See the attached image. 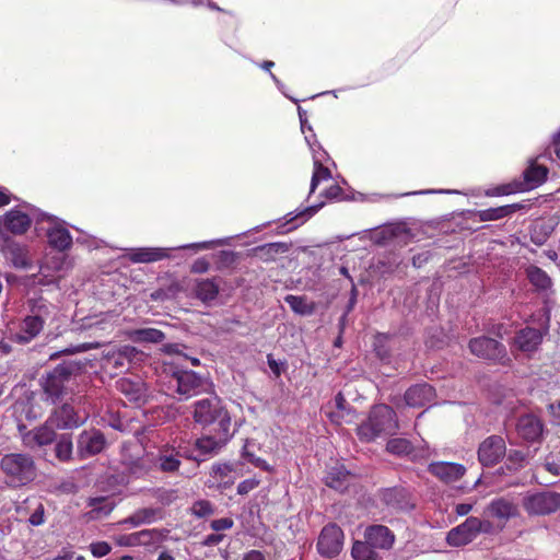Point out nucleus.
<instances>
[{"mask_svg": "<svg viewBox=\"0 0 560 560\" xmlns=\"http://www.w3.org/2000/svg\"><path fill=\"white\" fill-rule=\"evenodd\" d=\"M78 364L63 362L47 372L40 380L45 400L55 405L72 393L77 384Z\"/></svg>", "mask_w": 560, "mask_h": 560, "instance_id": "nucleus-1", "label": "nucleus"}, {"mask_svg": "<svg viewBox=\"0 0 560 560\" xmlns=\"http://www.w3.org/2000/svg\"><path fill=\"white\" fill-rule=\"evenodd\" d=\"M399 425L394 409L387 405L374 406L365 422L357 429L360 440L370 442L385 434L393 435Z\"/></svg>", "mask_w": 560, "mask_h": 560, "instance_id": "nucleus-2", "label": "nucleus"}, {"mask_svg": "<svg viewBox=\"0 0 560 560\" xmlns=\"http://www.w3.org/2000/svg\"><path fill=\"white\" fill-rule=\"evenodd\" d=\"M0 467L8 485L22 487L32 482L37 475L33 457L23 453H10L1 458Z\"/></svg>", "mask_w": 560, "mask_h": 560, "instance_id": "nucleus-3", "label": "nucleus"}, {"mask_svg": "<svg viewBox=\"0 0 560 560\" xmlns=\"http://www.w3.org/2000/svg\"><path fill=\"white\" fill-rule=\"evenodd\" d=\"M194 418L202 425L217 424L222 431L231 427V417L217 396L196 401Z\"/></svg>", "mask_w": 560, "mask_h": 560, "instance_id": "nucleus-4", "label": "nucleus"}, {"mask_svg": "<svg viewBox=\"0 0 560 560\" xmlns=\"http://www.w3.org/2000/svg\"><path fill=\"white\" fill-rule=\"evenodd\" d=\"M44 218H46L45 212L24 203L7 212L0 221V225L13 234H23L28 230L31 223H44Z\"/></svg>", "mask_w": 560, "mask_h": 560, "instance_id": "nucleus-5", "label": "nucleus"}, {"mask_svg": "<svg viewBox=\"0 0 560 560\" xmlns=\"http://www.w3.org/2000/svg\"><path fill=\"white\" fill-rule=\"evenodd\" d=\"M548 318L538 328L526 326L520 329L511 345L512 351H520L527 358H532L539 349L542 343L544 337L549 331Z\"/></svg>", "mask_w": 560, "mask_h": 560, "instance_id": "nucleus-6", "label": "nucleus"}, {"mask_svg": "<svg viewBox=\"0 0 560 560\" xmlns=\"http://www.w3.org/2000/svg\"><path fill=\"white\" fill-rule=\"evenodd\" d=\"M343 532L335 523H329L323 527L317 539V551L326 558L338 556L343 547Z\"/></svg>", "mask_w": 560, "mask_h": 560, "instance_id": "nucleus-7", "label": "nucleus"}, {"mask_svg": "<svg viewBox=\"0 0 560 560\" xmlns=\"http://www.w3.org/2000/svg\"><path fill=\"white\" fill-rule=\"evenodd\" d=\"M203 380L194 371H176L170 380V388H174L178 399H188L200 393Z\"/></svg>", "mask_w": 560, "mask_h": 560, "instance_id": "nucleus-8", "label": "nucleus"}, {"mask_svg": "<svg viewBox=\"0 0 560 560\" xmlns=\"http://www.w3.org/2000/svg\"><path fill=\"white\" fill-rule=\"evenodd\" d=\"M523 505L528 514H551L560 509V494L549 491L532 493L524 498Z\"/></svg>", "mask_w": 560, "mask_h": 560, "instance_id": "nucleus-9", "label": "nucleus"}, {"mask_svg": "<svg viewBox=\"0 0 560 560\" xmlns=\"http://www.w3.org/2000/svg\"><path fill=\"white\" fill-rule=\"evenodd\" d=\"M44 223L47 224L45 228L46 236L48 244L52 248L58 252H65L71 247L73 240L63 220L46 213ZM42 229H44V226Z\"/></svg>", "mask_w": 560, "mask_h": 560, "instance_id": "nucleus-10", "label": "nucleus"}, {"mask_svg": "<svg viewBox=\"0 0 560 560\" xmlns=\"http://www.w3.org/2000/svg\"><path fill=\"white\" fill-rule=\"evenodd\" d=\"M469 349L472 354L487 360L499 362L509 360L506 357L505 347L495 339L489 337L471 339L469 342Z\"/></svg>", "mask_w": 560, "mask_h": 560, "instance_id": "nucleus-11", "label": "nucleus"}, {"mask_svg": "<svg viewBox=\"0 0 560 560\" xmlns=\"http://www.w3.org/2000/svg\"><path fill=\"white\" fill-rule=\"evenodd\" d=\"M106 445L104 434L95 429L84 430L79 434L77 441V453L82 459L101 453Z\"/></svg>", "mask_w": 560, "mask_h": 560, "instance_id": "nucleus-12", "label": "nucleus"}, {"mask_svg": "<svg viewBox=\"0 0 560 560\" xmlns=\"http://www.w3.org/2000/svg\"><path fill=\"white\" fill-rule=\"evenodd\" d=\"M506 446L502 436L487 438L478 448V459L482 466H493L505 455Z\"/></svg>", "mask_w": 560, "mask_h": 560, "instance_id": "nucleus-13", "label": "nucleus"}, {"mask_svg": "<svg viewBox=\"0 0 560 560\" xmlns=\"http://www.w3.org/2000/svg\"><path fill=\"white\" fill-rule=\"evenodd\" d=\"M24 425L19 424L22 442L24 446L30 450H35L37 447L48 445L56 438L54 427L48 423V420L43 425L33 430L24 432Z\"/></svg>", "mask_w": 560, "mask_h": 560, "instance_id": "nucleus-14", "label": "nucleus"}, {"mask_svg": "<svg viewBox=\"0 0 560 560\" xmlns=\"http://www.w3.org/2000/svg\"><path fill=\"white\" fill-rule=\"evenodd\" d=\"M86 419V415H79L71 405L65 404L55 409L47 420L54 428L66 430L82 425Z\"/></svg>", "mask_w": 560, "mask_h": 560, "instance_id": "nucleus-15", "label": "nucleus"}, {"mask_svg": "<svg viewBox=\"0 0 560 560\" xmlns=\"http://www.w3.org/2000/svg\"><path fill=\"white\" fill-rule=\"evenodd\" d=\"M477 517L470 516L460 525L452 528L446 536V541L452 547H460L477 538Z\"/></svg>", "mask_w": 560, "mask_h": 560, "instance_id": "nucleus-16", "label": "nucleus"}, {"mask_svg": "<svg viewBox=\"0 0 560 560\" xmlns=\"http://www.w3.org/2000/svg\"><path fill=\"white\" fill-rule=\"evenodd\" d=\"M230 429L226 431H222L221 429H215V434L213 435H203L196 441V448L200 455H214L217 454L230 440Z\"/></svg>", "mask_w": 560, "mask_h": 560, "instance_id": "nucleus-17", "label": "nucleus"}, {"mask_svg": "<svg viewBox=\"0 0 560 560\" xmlns=\"http://www.w3.org/2000/svg\"><path fill=\"white\" fill-rule=\"evenodd\" d=\"M428 470L445 483L459 480L466 472L465 466L450 462L431 463Z\"/></svg>", "mask_w": 560, "mask_h": 560, "instance_id": "nucleus-18", "label": "nucleus"}, {"mask_svg": "<svg viewBox=\"0 0 560 560\" xmlns=\"http://www.w3.org/2000/svg\"><path fill=\"white\" fill-rule=\"evenodd\" d=\"M138 354L139 351L132 346H122L109 350L104 355L105 366L116 370L128 368Z\"/></svg>", "mask_w": 560, "mask_h": 560, "instance_id": "nucleus-19", "label": "nucleus"}, {"mask_svg": "<svg viewBox=\"0 0 560 560\" xmlns=\"http://www.w3.org/2000/svg\"><path fill=\"white\" fill-rule=\"evenodd\" d=\"M364 539L373 546L374 549H390L395 536L392 530L384 525H371L364 532Z\"/></svg>", "mask_w": 560, "mask_h": 560, "instance_id": "nucleus-20", "label": "nucleus"}, {"mask_svg": "<svg viewBox=\"0 0 560 560\" xmlns=\"http://www.w3.org/2000/svg\"><path fill=\"white\" fill-rule=\"evenodd\" d=\"M435 396L434 388L427 384H416L405 393V401L409 407H422L431 402Z\"/></svg>", "mask_w": 560, "mask_h": 560, "instance_id": "nucleus-21", "label": "nucleus"}, {"mask_svg": "<svg viewBox=\"0 0 560 560\" xmlns=\"http://www.w3.org/2000/svg\"><path fill=\"white\" fill-rule=\"evenodd\" d=\"M516 430L517 434L523 440L534 442L538 440L542 433V423L540 419L534 415H524L520 417Z\"/></svg>", "mask_w": 560, "mask_h": 560, "instance_id": "nucleus-22", "label": "nucleus"}, {"mask_svg": "<svg viewBox=\"0 0 560 560\" xmlns=\"http://www.w3.org/2000/svg\"><path fill=\"white\" fill-rule=\"evenodd\" d=\"M485 514L506 522L517 514V506L508 498H497L487 505Z\"/></svg>", "mask_w": 560, "mask_h": 560, "instance_id": "nucleus-23", "label": "nucleus"}, {"mask_svg": "<svg viewBox=\"0 0 560 560\" xmlns=\"http://www.w3.org/2000/svg\"><path fill=\"white\" fill-rule=\"evenodd\" d=\"M170 249L163 247L133 248L128 253L127 257L135 264H148L167 258Z\"/></svg>", "mask_w": 560, "mask_h": 560, "instance_id": "nucleus-24", "label": "nucleus"}, {"mask_svg": "<svg viewBox=\"0 0 560 560\" xmlns=\"http://www.w3.org/2000/svg\"><path fill=\"white\" fill-rule=\"evenodd\" d=\"M116 388L131 402L141 404L145 399V388L141 381L120 378L116 382Z\"/></svg>", "mask_w": 560, "mask_h": 560, "instance_id": "nucleus-25", "label": "nucleus"}, {"mask_svg": "<svg viewBox=\"0 0 560 560\" xmlns=\"http://www.w3.org/2000/svg\"><path fill=\"white\" fill-rule=\"evenodd\" d=\"M43 328L40 319L30 314L20 324V330L14 335V339L20 343H27L37 337Z\"/></svg>", "mask_w": 560, "mask_h": 560, "instance_id": "nucleus-26", "label": "nucleus"}, {"mask_svg": "<svg viewBox=\"0 0 560 560\" xmlns=\"http://www.w3.org/2000/svg\"><path fill=\"white\" fill-rule=\"evenodd\" d=\"M211 478L219 488L226 489L234 483L237 474L230 464H214L211 468Z\"/></svg>", "mask_w": 560, "mask_h": 560, "instance_id": "nucleus-27", "label": "nucleus"}, {"mask_svg": "<svg viewBox=\"0 0 560 560\" xmlns=\"http://www.w3.org/2000/svg\"><path fill=\"white\" fill-rule=\"evenodd\" d=\"M31 314L44 325L47 320H52L56 316V306L43 298L34 299L30 301Z\"/></svg>", "mask_w": 560, "mask_h": 560, "instance_id": "nucleus-28", "label": "nucleus"}, {"mask_svg": "<svg viewBox=\"0 0 560 560\" xmlns=\"http://www.w3.org/2000/svg\"><path fill=\"white\" fill-rule=\"evenodd\" d=\"M161 517V511L153 508H144L136 511L129 517L124 520V524H130L138 527L143 524H151Z\"/></svg>", "mask_w": 560, "mask_h": 560, "instance_id": "nucleus-29", "label": "nucleus"}, {"mask_svg": "<svg viewBox=\"0 0 560 560\" xmlns=\"http://www.w3.org/2000/svg\"><path fill=\"white\" fill-rule=\"evenodd\" d=\"M548 168L544 165L532 163L524 172L525 187L524 189H533L538 187L546 180Z\"/></svg>", "mask_w": 560, "mask_h": 560, "instance_id": "nucleus-30", "label": "nucleus"}, {"mask_svg": "<svg viewBox=\"0 0 560 560\" xmlns=\"http://www.w3.org/2000/svg\"><path fill=\"white\" fill-rule=\"evenodd\" d=\"M323 203L305 207L303 209H296L293 212L288 213L284 219L287 224H292L288 230H294L310 218H312L320 208Z\"/></svg>", "mask_w": 560, "mask_h": 560, "instance_id": "nucleus-31", "label": "nucleus"}, {"mask_svg": "<svg viewBox=\"0 0 560 560\" xmlns=\"http://www.w3.org/2000/svg\"><path fill=\"white\" fill-rule=\"evenodd\" d=\"M128 337L133 342L160 343L165 339L163 331L155 328H140L128 332Z\"/></svg>", "mask_w": 560, "mask_h": 560, "instance_id": "nucleus-32", "label": "nucleus"}, {"mask_svg": "<svg viewBox=\"0 0 560 560\" xmlns=\"http://www.w3.org/2000/svg\"><path fill=\"white\" fill-rule=\"evenodd\" d=\"M325 483L329 488L343 491L349 483V472L342 466L332 467L325 478Z\"/></svg>", "mask_w": 560, "mask_h": 560, "instance_id": "nucleus-33", "label": "nucleus"}, {"mask_svg": "<svg viewBox=\"0 0 560 560\" xmlns=\"http://www.w3.org/2000/svg\"><path fill=\"white\" fill-rule=\"evenodd\" d=\"M526 276L528 281L538 291H547L551 288V279L546 271L537 266H529L526 268Z\"/></svg>", "mask_w": 560, "mask_h": 560, "instance_id": "nucleus-34", "label": "nucleus"}, {"mask_svg": "<svg viewBox=\"0 0 560 560\" xmlns=\"http://www.w3.org/2000/svg\"><path fill=\"white\" fill-rule=\"evenodd\" d=\"M196 296L203 303L213 301L219 294V285L214 280H199L195 287Z\"/></svg>", "mask_w": 560, "mask_h": 560, "instance_id": "nucleus-35", "label": "nucleus"}, {"mask_svg": "<svg viewBox=\"0 0 560 560\" xmlns=\"http://www.w3.org/2000/svg\"><path fill=\"white\" fill-rule=\"evenodd\" d=\"M383 501L396 509L408 508V492L404 488H390L383 492Z\"/></svg>", "mask_w": 560, "mask_h": 560, "instance_id": "nucleus-36", "label": "nucleus"}, {"mask_svg": "<svg viewBox=\"0 0 560 560\" xmlns=\"http://www.w3.org/2000/svg\"><path fill=\"white\" fill-rule=\"evenodd\" d=\"M68 261L66 255L62 252L58 254L46 256L43 264L40 265V273L45 277L50 276L49 271H62L67 268Z\"/></svg>", "mask_w": 560, "mask_h": 560, "instance_id": "nucleus-37", "label": "nucleus"}, {"mask_svg": "<svg viewBox=\"0 0 560 560\" xmlns=\"http://www.w3.org/2000/svg\"><path fill=\"white\" fill-rule=\"evenodd\" d=\"M7 258L16 268H27L30 266L28 252L19 244H11L7 249Z\"/></svg>", "mask_w": 560, "mask_h": 560, "instance_id": "nucleus-38", "label": "nucleus"}, {"mask_svg": "<svg viewBox=\"0 0 560 560\" xmlns=\"http://www.w3.org/2000/svg\"><path fill=\"white\" fill-rule=\"evenodd\" d=\"M351 556L355 560H375L377 555L373 546L365 539L364 541H354Z\"/></svg>", "mask_w": 560, "mask_h": 560, "instance_id": "nucleus-39", "label": "nucleus"}, {"mask_svg": "<svg viewBox=\"0 0 560 560\" xmlns=\"http://www.w3.org/2000/svg\"><path fill=\"white\" fill-rule=\"evenodd\" d=\"M285 303L292 308V311L300 315H310L313 313V305L307 303L306 298L289 294L284 298Z\"/></svg>", "mask_w": 560, "mask_h": 560, "instance_id": "nucleus-40", "label": "nucleus"}, {"mask_svg": "<svg viewBox=\"0 0 560 560\" xmlns=\"http://www.w3.org/2000/svg\"><path fill=\"white\" fill-rule=\"evenodd\" d=\"M95 517L108 515L115 508L114 501L108 498H94L90 501Z\"/></svg>", "mask_w": 560, "mask_h": 560, "instance_id": "nucleus-41", "label": "nucleus"}, {"mask_svg": "<svg viewBox=\"0 0 560 560\" xmlns=\"http://www.w3.org/2000/svg\"><path fill=\"white\" fill-rule=\"evenodd\" d=\"M73 444L68 435H61L55 446L56 457L61 462H68L72 456Z\"/></svg>", "mask_w": 560, "mask_h": 560, "instance_id": "nucleus-42", "label": "nucleus"}, {"mask_svg": "<svg viewBox=\"0 0 560 560\" xmlns=\"http://www.w3.org/2000/svg\"><path fill=\"white\" fill-rule=\"evenodd\" d=\"M159 466L163 471H174L179 467L178 454L173 452L164 451L159 456Z\"/></svg>", "mask_w": 560, "mask_h": 560, "instance_id": "nucleus-43", "label": "nucleus"}, {"mask_svg": "<svg viewBox=\"0 0 560 560\" xmlns=\"http://www.w3.org/2000/svg\"><path fill=\"white\" fill-rule=\"evenodd\" d=\"M513 207L512 206H503L498 208H489L486 210L480 211L479 217L482 221H493L502 219L510 213H512Z\"/></svg>", "mask_w": 560, "mask_h": 560, "instance_id": "nucleus-44", "label": "nucleus"}, {"mask_svg": "<svg viewBox=\"0 0 560 560\" xmlns=\"http://www.w3.org/2000/svg\"><path fill=\"white\" fill-rule=\"evenodd\" d=\"M386 448L392 454L406 455L411 452L412 446L408 440L396 438L387 442Z\"/></svg>", "mask_w": 560, "mask_h": 560, "instance_id": "nucleus-45", "label": "nucleus"}, {"mask_svg": "<svg viewBox=\"0 0 560 560\" xmlns=\"http://www.w3.org/2000/svg\"><path fill=\"white\" fill-rule=\"evenodd\" d=\"M331 177V173L328 167L324 166L323 164L314 165V171L311 179V188L310 194H313L317 187V185L327 180Z\"/></svg>", "mask_w": 560, "mask_h": 560, "instance_id": "nucleus-46", "label": "nucleus"}, {"mask_svg": "<svg viewBox=\"0 0 560 560\" xmlns=\"http://www.w3.org/2000/svg\"><path fill=\"white\" fill-rule=\"evenodd\" d=\"M525 454L520 450H510L506 455V464L510 469L518 470L524 466Z\"/></svg>", "mask_w": 560, "mask_h": 560, "instance_id": "nucleus-47", "label": "nucleus"}, {"mask_svg": "<svg viewBox=\"0 0 560 560\" xmlns=\"http://www.w3.org/2000/svg\"><path fill=\"white\" fill-rule=\"evenodd\" d=\"M139 546H150L160 540L161 534L158 529H143L137 532Z\"/></svg>", "mask_w": 560, "mask_h": 560, "instance_id": "nucleus-48", "label": "nucleus"}, {"mask_svg": "<svg viewBox=\"0 0 560 560\" xmlns=\"http://www.w3.org/2000/svg\"><path fill=\"white\" fill-rule=\"evenodd\" d=\"M90 550L95 558H102L110 552L112 547L106 541H96L90 545Z\"/></svg>", "mask_w": 560, "mask_h": 560, "instance_id": "nucleus-49", "label": "nucleus"}, {"mask_svg": "<svg viewBox=\"0 0 560 560\" xmlns=\"http://www.w3.org/2000/svg\"><path fill=\"white\" fill-rule=\"evenodd\" d=\"M215 244L222 245V244H224V242L223 241H206V242L182 245V246L175 247L174 249L194 248V249L200 250V249L211 248Z\"/></svg>", "mask_w": 560, "mask_h": 560, "instance_id": "nucleus-50", "label": "nucleus"}, {"mask_svg": "<svg viewBox=\"0 0 560 560\" xmlns=\"http://www.w3.org/2000/svg\"><path fill=\"white\" fill-rule=\"evenodd\" d=\"M310 150L312 151L314 165L324 164V162L328 160V153L324 150L319 142L314 145V149Z\"/></svg>", "mask_w": 560, "mask_h": 560, "instance_id": "nucleus-51", "label": "nucleus"}, {"mask_svg": "<svg viewBox=\"0 0 560 560\" xmlns=\"http://www.w3.org/2000/svg\"><path fill=\"white\" fill-rule=\"evenodd\" d=\"M288 249L287 245L283 243H270L259 247L257 250L260 253H265L266 255H273L278 253H284Z\"/></svg>", "mask_w": 560, "mask_h": 560, "instance_id": "nucleus-52", "label": "nucleus"}, {"mask_svg": "<svg viewBox=\"0 0 560 560\" xmlns=\"http://www.w3.org/2000/svg\"><path fill=\"white\" fill-rule=\"evenodd\" d=\"M259 480L256 478H249L246 480H243L237 486V493L238 494H247L252 490H254L256 487H258Z\"/></svg>", "mask_w": 560, "mask_h": 560, "instance_id": "nucleus-53", "label": "nucleus"}, {"mask_svg": "<svg viewBox=\"0 0 560 560\" xmlns=\"http://www.w3.org/2000/svg\"><path fill=\"white\" fill-rule=\"evenodd\" d=\"M192 511L197 516L203 517L212 513V506L208 501H198L194 504Z\"/></svg>", "mask_w": 560, "mask_h": 560, "instance_id": "nucleus-54", "label": "nucleus"}, {"mask_svg": "<svg viewBox=\"0 0 560 560\" xmlns=\"http://www.w3.org/2000/svg\"><path fill=\"white\" fill-rule=\"evenodd\" d=\"M234 522L230 517H222L218 520H213L210 524V527L215 532H221L225 529H230L233 526Z\"/></svg>", "mask_w": 560, "mask_h": 560, "instance_id": "nucleus-55", "label": "nucleus"}, {"mask_svg": "<svg viewBox=\"0 0 560 560\" xmlns=\"http://www.w3.org/2000/svg\"><path fill=\"white\" fill-rule=\"evenodd\" d=\"M137 538H138V534L132 533L129 535L120 536L117 539V542L119 546L136 547V546H139V539H137Z\"/></svg>", "mask_w": 560, "mask_h": 560, "instance_id": "nucleus-56", "label": "nucleus"}, {"mask_svg": "<svg viewBox=\"0 0 560 560\" xmlns=\"http://www.w3.org/2000/svg\"><path fill=\"white\" fill-rule=\"evenodd\" d=\"M33 526H39L45 522L44 508L42 504L31 514L28 518Z\"/></svg>", "mask_w": 560, "mask_h": 560, "instance_id": "nucleus-57", "label": "nucleus"}, {"mask_svg": "<svg viewBox=\"0 0 560 560\" xmlns=\"http://www.w3.org/2000/svg\"><path fill=\"white\" fill-rule=\"evenodd\" d=\"M342 195H343L342 188L337 184L331 185L329 188H327L324 191V196L328 199H341Z\"/></svg>", "mask_w": 560, "mask_h": 560, "instance_id": "nucleus-58", "label": "nucleus"}, {"mask_svg": "<svg viewBox=\"0 0 560 560\" xmlns=\"http://www.w3.org/2000/svg\"><path fill=\"white\" fill-rule=\"evenodd\" d=\"M477 534H491L493 532V524L488 520H480L477 517V525H476Z\"/></svg>", "mask_w": 560, "mask_h": 560, "instance_id": "nucleus-59", "label": "nucleus"}, {"mask_svg": "<svg viewBox=\"0 0 560 560\" xmlns=\"http://www.w3.org/2000/svg\"><path fill=\"white\" fill-rule=\"evenodd\" d=\"M273 66H275L273 61H264V62L260 65V67H261L264 70L269 71L270 77H271V79L273 80V82L277 84L278 89H279L280 91H282V92H283V88H284V85H283V84L280 82V80H279V79H278V78H277V77H276V75L270 71V70H271V68H272Z\"/></svg>", "mask_w": 560, "mask_h": 560, "instance_id": "nucleus-60", "label": "nucleus"}, {"mask_svg": "<svg viewBox=\"0 0 560 560\" xmlns=\"http://www.w3.org/2000/svg\"><path fill=\"white\" fill-rule=\"evenodd\" d=\"M15 410L24 412L25 413V418L28 419V420L36 419L39 416V413L34 411L33 409H27L26 410L25 409V405L23 402H16Z\"/></svg>", "mask_w": 560, "mask_h": 560, "instance_id": "nucleus-61", "label": "nucleus"}, {"mask_svg": "<svg viewBox=\"0 0 560 560\" xmlns=\"http://www.w3.org/2000/svg\"><path fill=\"white\" fill-rule=\"evenodd\" d=\"M223 540V535L221 534H210L206 536L203 540L205 546H215L219 545Z\"/></svg>", "mask_w": 560, "mask_h": 560, "instance_id": "nucleus-62", "label": "nucleus"}, {"mask_svg": "<svg viewBox=\"0 0 560 560\" xmlns=\"http://www.w3.org/2000/svg\"><path fill=\"white\" fill-rule=\"evenodd\" d=\"M243 560H266L265 556L258 550H250L246 552Z\"/></svg>", "mask_w": 560, "mask_h": 560, "instance_id": "nucleus-63", "label": "nucleus"}, {"mask_svg": "<svg viewBox=\"0 0 560 560\" xmlns=\"http://www.w3.org/2000/svg\"><path fill=\"white\" fill-rule=\"evenodd\" d=\"M548 410L555 419L560 420V400L549 404Z\"/></svg>", "mask_w": 560, "mask_h": 560, "instance_id": "nucleus-64", "label": "nucleus"}]
</instances>
